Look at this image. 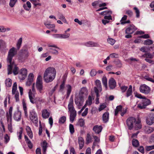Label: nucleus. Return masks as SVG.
Returning <instances> with one entry per match:
<instances>
[{"instance_id":"1","label":"nucleus","mask_w":154,"mask_h":154,"mask_svg":"<svg viewBox=\"0 0 154 154\" xmlns=\"http://www.w3.org/2000/svg\"><path fill=\"white\" fill-rule=\"evenodd\" d=\"M17 54V50L16 49L12 47L9 51L8 53L7 61L9 64L8 65V74H10L12 73V69L14 67V62L12 59L13 57Z\"/></svg>"},{"instance_id":"2","label":"nucleus","mask_w":154,"mask_h":154,"mask_svg":"<svg viewBox=\"0 0 154 154\" xmlns=\"http://www.w3.org/2000/svg\"><path fill=\"white\" fill-rule=\"evenodd\" d=\"M56 72L53 67H49L45 70L44 74V79L47 83L52 82L55 79Z\"/></svg>"},{"instance_id":"3","label":"nucleus","mask_w":154,"mask_h":154,"mask_svg":"<svg viewBox=\"0 0 154 154\" xmlns=\"http://www.w3.org/2000/svg\"><path fill=\"white\" fill-rule=\"evenodd\" d=\"M68 111L70 113V120L72 122L76 116V111L73 106V100L72 97H70L68 105Z\"/></svg>"},{"instance_id":"4","label":"nucleus","mask_w":154,"mask_h":154,"mask_svg":"<svg viewBox=\"0 0 154 154\" xmlns=\"http://www.w3.org/2000/svg\"><path fill=\"white\" fill-rule=\"evenodd\" d=\"M84 101V96H82L79 94L76 95L75 102L79 109L80 108V106L82 105Z\"/></svg>"},{"instance_id":"5","label":"nucleus","mask_w":154,"mask_h":154,"mask_svg":"<svg viewBox=\"0 0 154 154\" xmlns=\"http://www.w3.org/2000/svg\"><path fill=\"white\" fill-rule=\"evenodd\" d=\"M150 103V100L145 97V98L142 100L141 103L138 104L137 107L140 109H143L145 108L147 106L149 105Z\"/></svg>"},{"instance_id":"6","label":"nucleus","mask_w":154,"mask_h":154,"mask_svg":"<svg viewBox=\"0 0 154 154\" xmlns=\"http://www.w3.org/2000/svg\"><path fill=\"white\" fill-rule=\"evenodd\" d=\"M29 53L26 49H22L20 51V54L18 59L21 61L24 60L29 56Z\"/></svg>"},{"instance_id":"7","label":"nucleus","mask_w":154,"mask_h":154,"mask_svg":"<svg viewBox=\"0 0 154 154\" xmlns=\"http://www.w3.org/2000/svg\"><path fill=\"white\" fill-rule=\"evenodd\" d=\"M17 85L16 82H14L12 87V94L13 95H15L14 98L16 102H19V93L17 91Z\"/></svg>"},{"instance_id":"8","label":"nucleus","mask_w":154,"mask_h":154,"mask_svg":"<svg viewBox=\"0 0 154 154\" xmlns=\"http://www.w3.org/2000/svg\"><path fill=\"white\" fill-rule=\"evenodd\" d=\"M36 87L37 89L38 90L39 92L41 93L42 92V78L41 75L38 76L36 82Z\"/></svg>"},{"instance_id":"9","label":"nucleus","mask_w":154,"mask_h":154,"mask_svg":"<svg viewBox=\"0 0 154 154\" xmlns=\"http://www.w3.org/2000/svg\"><path fill=\"white\" fill-rule=\"evenodd\" d=\"M29 118L30 119L33 123L36 124L38 123L37 115L34 110H31L30 111Z\"/></svg>"},{"instance_id":"10","label":"nucleus","mask_w":154,"mask_h":154,"mask_svg":"<svg viewBox=\"0 0 154 154\" xmlns=\"http://www.w3.org/2000/svg\"><path fill=\"white\" fill-rule=\"evenodd\" d=\"M140 91L145 94H148L150 92V88L145 84L141 85L140 87Z\"/></svg>"},{"instance_id":"11","label":"nucleus","mask_w":154,"mask_h":154,"mask_svg":"<svg viewBox=\"0 0 154 154\" xmlns=\"http://www.w3.org/2000/svg\"><path fill=\"white\" fill-rule=\"evenodd\" d=\"M126 122L128 128L131 130L133 127L134 124L136 122V119L134 117H130L127 119Z\"/></svg>"},{"instance_id":"12","label":"nucleus","mask_w":154,"mask_h":154,"mask_svg":"<svg viewBox=\"0 0 154 154\" xmlns=\"http://www.w3.org/2000/svg\"><path fill=\"white\" fill-rule=\"evenodd\" d=\"M27 74V69L25 68L22 69L19 73V78L20 80H24L26 77Z\"/></svg>"},{"instance_id":"13","label":"nucleus","mask_w":154,"mask_h":154,"mask_svg":"<svg viewBox=\"0 0 154 154\" xmlns=\"http://www.w3.org/2000/svg\"><path fill=\"white\" fill-rule=\"evenodd\" d=\"M21 117V112L17 110L14 112L13 118L17 122L20 121Z\"/></svg>"},{"instance_id":"14","label":"nucleus","mask_w":154,"mask_h":154,"mask_svg":"<svg viewBox=\"0 0 154 154\" xmlns=\"http://www.w3.org/2000/svg\"><path fill=\"white\" fill-rule=\"evenodd\" d=\"M137 29V28L133 25H130L125 30L126 34H131Z\"/></svg>"},{"instance_id":"15","label":"nucleus","mask_w":154,"mask_h":154,"mask_svg":"<svg viewBox=\"0 0 154 154\" xmlns=\"http://www.w3.org/2000/svg\"><path fill=\"white\" fill-rule=\"evenodd\" d=\"M154 122V114H150L146 119V123L149 125H152Z\"/></svg>"},{"instance_id":"16","label":"nucleus","mask_w":154,"mask_h":154,"mask_svg":"<svg viewBox=\"0 0 154 154\" xmlns=\"http://www.w3.org/2000/svg\"><path fill=\"white\" fill-rule=\"evenodd\" d=\"M44 24L47 28L51 29V31L54 32L55 33H57V29H55V24L48 23L47 22H45Z\"/></svg>"},{"instance_id":"17","label":"nucleus","mask_w":154,"mask_h":154,"mask_svg":"<svg viewBox=\"0 0 154 154\" xmlns=\"http://www.w3.org/2000/svg\"><path fill=\"white\" fill-rule=\"evenodd\" d=\"M95 85L96 86L94 87V90L95 92V88H96L98 93L101 91L102 90V86L100 81L98 79L96 80L95 81Z\"/></svg>"},{"instance_id":"18","label":"nucleus","mask_w":154,"mask_h":154,"mask_svg":"<svg viewBox=\"0 0 154 154\" xmlns=\"http://www.w3.org/2000/svg\"><path fill=\"white\" fill-rule=\"evenodd\" d=\"M88 94V91L86 87L82 88L79 91V95L82 96H86Z\"/></svg>"},{"instance_id":"19","label":"nucleus","mask_w":154,"mask_h":154,"mask_svg":"<svg viewBox=\"0 0 154 154\" xmlns=\"http://www.w3.org/2000/svg\"><path fill=\"white\" fill-rule=\"evenodd\" d=\"M30 101L31 103L32 104H35L37 103L36 99L34 98V95L32 93V91L30 89L28 93Z\"/></svg>"},{"instance_id":"20","label":"nucleus","mask_w":154,"mask_h":154,"mask_svg":"<svg viewBox=\"0 0 154 154\" xmlns=\"http://www.w3.org/2000/svg\"><path fill=\"white\" fill-rule=\"evenodd\" d=\"M48 46L49 47H51L49 48V50H50V51L51 53L55 55H57L58 54V52L55 48L59 49V48L56 45H48Z\"/></svg>"},{"instance_id":"21","label":"nucleus","mask_w":154,"mask_h":154,"mask_svg":"<svg viewBox=\"0 0 154 154\" xmlns=\"http://www.w3.org/2000/svg\"><path fill=\"white\" fill-rule=\"evenodd\" d=\"M13 111V107H10L9 109L8 112H7L6 114V116L7 118V120L8 122L9 120H12V113Z\"/></svg>"},{"instance_id":"22","label":"nucleus","mask_w":154,"mask_h":154,"mask_svg":"<svg viewBox=\"0 0 154 154\" xmlns=\"http://www.w3.org/2000/svg\"><path fill=\"white\" fill-rule=\"evenodd\" d=\"M109 84L110 88L113 89L115 88L116 86V82L113 78H111L109 80Z\"/></svg>"},{"instance_id":"23","label":"nucleus","mask_w":154,"mask_h":154,"mask_svg":"<svg viewBox=\"0 0 154 154\" xmlns=\"http://www.w3.org/2000/svg\"><path fill=\"white\" fill-rule=\"evenodd\" d=\"M85 45L88 47L99 46V45L98 43L91 41L85 43Z\"/></svg>"},{"instance_id":"24","label":"nucleus","mask_w":154,"mask_h":154,"mask_svg":"<svg viewBox=\"0 0 154 154\" xmlns=\"http://www.w3.org/2000/svg\"><path fill=\"white\" fill-rule=\"evenodd\" d=\"M102 128V127L101 126L96 125L94 127L93 129L95 133L99 134L101 132Z\"/></svg>"},{"instance_id":"25","label":"nucleus","mask_w":154,"mask_h":154,"mask_svg":"<svg viewBox=\"0 0 154 154\" xmlns=\"http://www.w3.org/2000/svg\"><path fill=\"white\" fill-rule=\"evenodd\" d=\"M154 130L153 128L149 126H146L144 128V131L146 134H150L152 133Z\"/></svg>"},{"instance_id":"26","label":"nucleus","mask_w":154,"mask_h":154,"mask_svg":"<svg viewBox=\"0 0 154 154\" xmlns=\"http://www.w3.org/2000/svg\"><path fill=\"white\" fill-rule=\"evenodd\" d=\"M123 109L121 105L117 106L115 110V116L117 115L119 112L121 113L122 112Z\"/></svg>"},{"instance_id":"27","label":"nucleus","mask_w":154,"mask_h":154,"mask_svg":"<svg viewBox=\"0 0 154 154\" xmlns=\"http://www.w3.org/2000/svg\"><path fill=\"white\" fill-rule=\"evenodd\" d=\"M22 104L25 115L27 117L28 116V113L27 107L25 100L24 99L22 100Z\"/></svg>"},{"instance_id":"28","label":"nucleus","mask_w":154,"mask_h":154,"mask_svg":"<svg viewBox=\"0 0 154 154\" xmlns=\"http://www.w3.org/2000/svg\"><path fill=\"white\" fill-rule=\"evenodd\" d=\"M109 114L108 112H106L103 114V120L104 122H106L109 120Z\"/></svg>"},{"instance_id":"29","label":"nucleus","mask_w":154,"mask_h":154,"mask_svg":"<svg viewBox=\"0 0 154 154\" xmlns=\"http://www.w3.org/2000/svg\"><path fill=\"white\" fill-rule=\"evenodd\" d=\"M79 143V148L82 149L84 146V140L83 138L81 137H79L78 138Z\"/></svg>"},{"instance_id":"30","label":"nucleus","mask_w":154,"mask_h":154,"mask_svg":"<svg viewBox=\"0 0 154 154\" xmlns=\"http://www.w3.org/2000/svg\"><path fill=\"white\" fill-rule=\"evenodd\" d=\"M50 115V113L46 109L43 110L42 111V116L45 119L48 118Z\"/></svg>"},{"instance_id":"31","label":"nucleus","mask_w":154,"mask_h":154,"mask_svg":"<svg viewBox=\"0 0 154 154\" xmlns=\"http://www.w3.org/2000/svg\"><path fill=\"white\" fill-rule=\"evenodd\" d=\"M26 130L28 136L31 139H32L33 137V134L30 127L29 126H26Z\"/></svg>"},{"instance_id":"32","label":"nucleus","mask_w":154,"mask_h":154,"mask_svg":"<svg viewBox=\"0 0 154 154\" xmlns=\"http://www.w3.org/2000/svg\"><path fill=\"white\" fill-rule=\"evenodd\" d=\"M31 7V3L29 1H27L26 4H24L23 5L24 8L26 11H29Z\"/></svg>"},{"instance_id":"33","label":"nucleus","mask_w":154,"mask_h":154,"mask_svg":"<svg viewBox=\"0 0 154 154\" xmlns=\"http://www.w3.org/2000/svg\"><path fill=\"white\" fill-rule=\"evenodd\" d=\"M140 57L141 58L144 57L146 58L151 59L153 58V55L152 54L150 53H148L142 55Z\"/></svg>"},{"instance_id":"34","label":"nucleus","mask_w":154,"mask_h":154,"mask_svg":"<svg viewBox=\"0 0 154 154\" xmlns=\"http://www.w3.org/2000/svg\"><path fill=\"white\" fill-rule=\"evenodd\" d=\"M132 86L131 85L129 86V88L127 91L126 95L127 97L131 96L132 94Z\"/></svg>"},{"instance_id":"35","label":"nucleus","mask_w":154,"mask_h":154,"mask_svg":"<svg viewBox=\"0 0 154 154\" xmlns=\"http://www.w3.org/2000/svg\"><path fill=\"white\" fill-rule=\"evenodd\" d=\"M93 137L94 139V141L93 143V145L92 146L93 148H94L95 146L96 145L97 142H99L100 141V139L97 136L95 135H93Z\"/></svg>"},{"instance_id":"36","label":"nucleus","mask_w":154,"mask_h":154,"mask_svg":"<svg viewBox=\"0 0 154 154\" xmlns=\"http://www.w3.org/2000/svg\"><path fill=\"white\" fill-rule=\"evenodd\" d=\"M92 101L91 97L90 96H88V99L86 100L85 106H90L92 103Z\"/></svg>"},{"instance_id":"37","label":"nucleus","mask_w":154,"mask_h":154,"mask_svg":"<svg viewBox=\"0 0 154 154\" xmlns=\"http://www.w3.org/2000/svg\"><path fill=\"white\" fill-rule=\"evenodd\" d=\"M47 143L46 141H44L42 145V149L43 150V154H46V152L47 148Z\"/></svg>"},{"instance_id":"38","label":"nucleus","mask_w":154,"mask_h":154,"mask_svg":"<svg viewBox=\"0 0 154 154\" xmlns=\"http://www.w3.org/2000/svg\"><path fill=\"white\" fill-rule=\"evenodd\" d=\"M6 86L8 87H10L12 85V80L10 79H6L5 81Z\"/></svg>"},{"instance_id":"39","label":"nucleus","mask_w":154,"mask_h":154,"mask_svg":"<svg viewBox=\"0 0 154 154\" xmlns=\"http://www.w3.org/2000/svg\"><path fill=\"white\" fill-rule=\"evenodd\" d=\"M70 34L69 33L65 32L63 34H61V38L66 39L69 38L70 36Z\"/></svg>"},{"instance_id":"40","label":"nucleus","mask_w":154,"mask_h":154,"mask_svg":"<svg viewBox=\"0 0 154 154\" xmlns=\"http://www.w3.org/2000/svg\"><path fill=\"white\" fill-rule=\"evenodd\" d=\"M102 83L106 88H107V79L106 76H103L102 79Z\"/></svg>"},{"instance_id":"41","label":"nucleus","mask_w":154,"mask_h":154,"mask_svg":"<svg viewBox=\"0 0 154 154\" xmlns=\"http://www.w3.org/2000/svg\"><path fill=\"white\" fill-rule=\"evenodd\" d=\"M86 141V143H87L91 142L92 141V138L90 135V134L89 133L87 134Z\"/></svg>"},{"instance_id":"42","label":"nucleus","mask_w":154,"mask_h":154,"mask_svg":"<svg viewBox=\"0 0 154 154\" xmlns=\"http://www.w3.org/2000/svg\"><path fill=\"white\" fill-rule=\"evenodd\" d=\"M12 121V120H9V122H8V128L9 131L10 132H13Z\"/></svg>"},{"instance_id":"43","label":"nucleus","mask_w":154,"mask_h":154,"mask_svg":"<svg viewBox=\"0 0 154 154\" xmlns=\"http://www.w3.org/2000/svg\"><path fill=\"white\" fill-rule=\"evenodd\" d=\"M85 125L84 120L83 119H79L77 124V125L80 127L83 126Z\"/></svg>"},{"instance_id":"44","label":"nucleus","mask_w":154,"mask_h":154,"mask_svg":"<svg viewBox=\"0 0 154 154\" xmlns=\"http://www.w3.org/2000/svg\"><path fill=\"white\" fill-rule=\"evenodd\" d=\"M66 87L67 88V94L68 96H69L71 91L72 87L71 86L69 85H66Z\"/></svg>"},{"instance_id":"45","label":"nucleus","mask_w":154,"mask_h":154,"mask_svg":"<svg viewBox=\"0 0 154 154\" xmlns=\"http://www.w3.org/2000/svg\"><path fill=\"white\" fill-rule=\"evenodd\" d=\"M134 127L136 130L140 129L141 128V125L140 124L139 121H138L136 122L135 124Z\"/></svg>"},{"instance_id":"46","label":"nucleus","mask_w":154,"mask_h":154,"mask_svg":"<svg viewBox=\"0 0 154 154\" xmlns=\"http://www.w3.org/2000/svg\"><path fill=\"white\" fill-rule=\"evenodd\" d=\"M132 144L133 146L136 147L138 146L139 145L138 141L135 139H133L132 140Z\"/></svg>"},{"instance_id":"47","label":"nucleus","mask_w":154,"mask_h":154,"mask_svg":"<svg viewBox=\"0 0 154 154\" xmlns=\"http://www.w3.org/2000/svg\"><path fill=\"white\" fill-rule=\"evenodd\" d=\"M22 38H20L18 40L17 44V47L18 50H19L21 45L22 43Z\"/></svg>"},{"instance_id":"48","label":"nucleus","mask_w":154,"mask_h":154,"mask_svg":"<svg viewBox=\"0 0 154 154\" xmlns=\"http://www.w3.org/2000/svg\"><path fill=\"white\" fill-rule=\"evenodd\" d=\"M66 121V117L64 116H62L59 119V123L60 124L64 123Z\"/></svg>"},{"instance_id":"49","label":"nucleus","mask_w":154,"mask_h":154,"mask_svg":"<svg viewBox=\"0 0 154 154\" xmlns=\"http://www.w3.org/2000/svg\"><path fill=\"white\" fill-rule=\"evenodd\" d=\"M133 9L135 11V13L136 14V17L137 18H139L140 16V12L138 9L136 7H135L133 8Z\"/></svg>"},{"instance_id":"50","label":"nucleus","mask_w":154,"mask_h":154,"mask_svg":"<svg viewBox=\"0 0 154 154\" xmlns=\"http://www.w3.org/2000/svg\"><path fill=\"white\" fill-rule=\"evenodd\" d=\"M95 93L96 94V96H97V98H96V104H98L99 103V93H98L97 91V90L96 89V88H95Z\"/></svg>"},{"instance_id":"51","label":"nucleus","mask_w":154,"mask_h":154,"mask_svg":"<svg viewBox=\"0 0 154 154\" xmlns=\"http://www.w3.org/2000/svg\"><path fill=\"white\" fill-rule=\"evenodd\" d=\"M69 130L71 134H72L74 132V127L73 125L72 124H70L69 125Z\"/></svg>"},{"instance_id":"52","label":"nucleus","mask_w":154,"mask_h":154,"mask_svg":"<svg viewBox=\"0 0 154 154\" xmlns=\"http://www.w3.org/2000/svg\"><path fill=\"white\" fill-rule=\"evenodd\" d=\"M153 42L152 40L147 39L144 41L143 44L145 45H150Z\"/></svg>"},{"instance_id":"53","label":"nucleus","mask_w":154,"mask_h":154,"mask_svg":"<svg viewBox=\"0 0 154 154\" xmlns=\"http://www.w3.org/2000/svg\"><path fill=\"white\" fill-rule=\"evenodd\" d=\"M145 149L146 151H149L151 150L154 149V145L150 146H146Z\"/></svg>"},{"instance_id":"54","label":"nucleus","mask_w":154,"mask_h":154,"mask_svg":"<svg viewBox=\"0 0 154 154\" xmlns=\"http://www.w3.org/2000/svg\"><path fill=\"white\" fill-rule=\"evenodd\" d=\"M36 101L37 102V103H35L36 104V106H37V104L38 102H39L40 103L44 102V100L43 99H42L41 98L39 97H37L36 98Z\"/></svg>"},{"instance_id":"55","label":"nucleus","mask_w":154,"mask_h":154,"mask_svg":"<svg viewBox=\"0 0 154 154\" xmlns=\"http://www.w3.org/2000/svg\"><path fill=\"white\" fill-rule=\"evenodd\" d=\"M17 1V0H10L9 3L10 6L12 8L15 5Z\"/></svg>"},{"instance_id":"56","label":"nucleus","mask_w":154,"mask_h":154,"mask_svg":"<svg viewBox=\"0 0 154 154\" xmlns=\"http://www.w3.org/2000/svg\"><path fill=\"white\" fill-rule=\"evenodd\" d=\"M108 43L112 45H113L115 42V40L111 38H108L107 39Z\"/></svg>"},{"instance_id":"57","label":"nucleus","mask_w":154,"mask_h":154,"mask_svg":"<svg viewBox=\"0 0 154 154\" xmlns=\"http://www.w3.org/2000/svg\"><path fill=\"white\" fill-rule=\"evenodd\" d=\"M33 78H34V75L32 73H31L29 74V76H28V79L29 80L30 82H32L33 80Z\"/></svg>"},{"instance_id":"58","label":"nucleus","mask_w":154,"mask_h":154,"mask_svg":"<svg viewBox=\"0 0 154 154\" xmlns=\"http://www.w3.org/2000/svg\"><path fill=\"white\" fill-rule=\"evenodd\" d=\"M8 99V102H9L10 100V96L9 95H8V96L6 97L4 101V106L5 107H7V100Z\"/></svg>"},{"instance_id":"59","label":"nucleus","mask_w":154,"mask_h":154,"mask_svg":"<svg viewBox=\"0 0 154 154\" xmlns=\"http://www.w3.org/2000/svg\"><path fill=\"white\" fill-rule=\"evenodd\" d=\"M18 67L17 66H14L13 71V72L14 75H16L18 73Z\"/></svg>"},{"instance_id":"60","label":"nucleus","mask_w":154,"mask_h":154,"mask_svg":"<svg viewBox=\"0 0 154 154\" xmlns=\"http://www.w3.org/2000/svg\"><path fill=\"white\" fill-rule=\"evenodd\" d=\"M135 96L138 98L142 99L145 98V97L144 96H142L141 94L138 93H135Z\"/></svg>"},{"instance_id":"61","label":"nucleus","mask_w":154,"mask_h":154,"mask_svg":"<svg viewBox=\"0 0 154 154\" xmlns=\"http://www.w3.org/2000/svg\"><path fill=\"white\" fill-rule=\"evenodd\" d=\"M97 74V72L94 69H92L91 70L90 72V75L91 76H95Z\"/></svg>"},{"instance_id":"62","label":"nucleus","mask_w":154,"mask_h":154,"mask_svg":"<svg viewBox=\"0 0 154 154\" xmlns=\"http://www.w3.org/2000/svg\"><path fill=\"white\" fill-rule=\"evenodd\" d=\"M110 57L112 58H117L118 57L119 55L117 54L112 53L109 55Z\"/></svg>"},{"instance_id":"63","label":"nucleus","mask_w":154,"mask_h":154,"mask_svg":"<svg viewBox=\"0 0 154 154\" xmlns=\"http://www.w3.org/2000/svg\"><path fill=\"white\" fill-rule=\"evenodd\" d=\"M106 106V105L104 104H103L101 105H100L98 109L99 111H101V110L104 109L105 108Z\"/></svg>"},{"instance_id":"64","label":"nucleus","mask_w":154,"mask_h":154,"mask_svg":"<svg viewBox=\"0 0 154 154\" xmlns=\"http://www.w3.org/2000/svg\"><path fill=\"white\" fill-rule=\"evenodd\" d=\"M145 60L146 62L149 63H150L152 64H154V61L150 59L145 58Z\"/></svg>"}]
</instances>
